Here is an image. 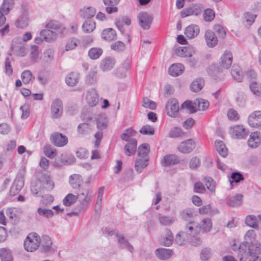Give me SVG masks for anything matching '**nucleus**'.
Instances as JSON below:
<instances>
[{"instance_id":"obj_1","label":"nucleus","mask_w":261,"mask_h":261,"mask_svg":"<svg viewBox=\"0 0 261 261\" xmlns=\"http://www.w3.org/2000/svg\"><path fill=\"white\" fill-rule=\"evenodd\" d=\"M256 233L253 229L248 230L244 236L245 241L240 244L238 257L240 261H246L247 250L250 248L261 247V244L256 240Z\"/></svg>"},{"instance_id":"obj_2","label":"nucleus","mask_w":261,"mask_h":261,"mask_svg":"<svg viewBox=\"0 0 261 261\" xmlns=\"http://www.w3.org/2000/svg\"><path fill=\"white\" fill-rule=\"evenodd\" d=\"M136 134V131L132 128H128L120 135L122 140L127 142L124 148V152L127 156H131L136 153L137 141L134 137Z\"/></svg>"},{"instance_id":"obj_3","label":"nucleus","mask_w":261,"mask_h":261,"mask_svg":"<svg viewBox=\"0 0 261 261\" xmlns=\"http://www.w3.org/2000/svg\"><path fill=\"white\" fill-rule=\"evenodd\" d=\"M78 196L80 203L72 212L73 214L76 215L85 211L88 206L92 199V191L89 188L85 191L82 190L80 192Z\"/></svg>"},{"instance_id":"obj_4","label":"nucleus","mask_w":261,"mask_h":261,"mask_svg":"<svg viewBox=\"0 0 261 261\" xmlns=\"http://www.w3.org/2000/svg\"><path fill=\"white\" fill-rule=\"evenodd\" d=\"M40 237L35 232L30 233L24 241V249L28 252H33L39 247Z\"/></svg>"},{"instance_id":"obj_5","label":"nucleus","mask_w":261,"mask_h":261,"mask_svg":"<svg viewBox=\"0 0 261 261\" xmlns=\"http://www.w3.org/2000/svg\"><path fill=\"white\" fill-rule=\"evenodd\" d=\"M166 111L168 116L175 118L177 116L179 107L178 102L175 98L169 99L166 105Z\"/></svg>"},{"instance_id":"obj_6","label":"nucleus","mask_w":261,"mask_h":261,"mask_svg":"<svg viewBox=\"0 0 261 261\" xmlns=\"http://www.w3.org/2000/svg\"><path fill=\"white\" fill-rule=\"evenodd\" d=\"M232 63V55L229 51L226 50L220 58L219 64L220 68H218L219 72H222L223 69H228Z\"/></svg>"},{"instance_id":"obj_7","label":"nucleus","mask_w":261,"mask_h":261,"mask_svg":"<svg viewBox=\"0 0 261 261\" xmlns=\"http://www.w3.org/2000/svg\"><path fill=\"white\" fill-rule=\"evenodd\" d=\"M229 133L233 138L241 139L247 136L248 132L243 125H238L230 127Z\"/></svg>"},{"instance_id":"obj_8","label":"nucleus","mask_w":261,"mask_h":261,"mask_svg":"<svg viewBox=\"0 0 261 261\" xmlns=\"http://www.w3.org/2000/svg\"><path fill=\"white\" fill-rule=\"evenodd\" d=\"M63 107L62 101L60 99H56L51 105V115L53 118H60L63 114Z\"/></svg>"},{"instance_id":"obj_9","label":"nucleus","mask_w":261,"mask_h":261,"mask_svg":"<svg viewBox=\"0 0 261 261\" xmlns=\"http://www.w3.org/2000/svg\"><path fill=\"white\" fill-rule=\"evenodd\" d=\"M138 19L140 25L144 30H148L152 23L153 17L151 15L146 13L141 12L138 14Z\"/></svg>"},{"instance_id":"obj_10","label":"nucleus","mask_w":261,"mask_h":261,"mask_svg":"<svg viewBox=\"0 0 261 261\" xmlns=\"http://www.w3.org/2000/svg\"><path fill=\"white\" fill-rule=\"evenodd\" d=\"M50 140L56 146L63 147L68 141L67 137L60 133H55L50 136Z\"/></svg>"},{"instance_id":"obj_11","label":"nucleus","mask_w":261,"mask_h":261,"mask_svg":"<svg viewBox=\"0 0 261 261\" xmlns=\"http://www.w3.org/2000/svg\"><path fill=\"white\" fill-rule=\"evenodd\" d=\"M248 122L251 127L261 128V111L251 113L248 117Z\"/></svg>"},{"instance_id":"obj_12","label":"nucleus","mask_w":261,"mask_h":261,"mask_svg":"<svg viewBox=\"0 0 261 261\" xmlns=\"http://www.w3.org/2000/svg\"><path fill=\"white\" fill-rule=\"evenodd\" d=\"M86 100L90 106L94 107L96 106L99 101V97L95 89H90L87 91Z\"/></svg>"},{"instance_id":"obj_13","label":"nucleus","mask_w":261,"mask_h":261,"mask_svg":"<svg viewBox=\"0 0 261 261\" xmlns=\"http://www.w3.org/2000/svg\"><path fill=\"white\" fill-rule=\"evenodd\" d=\"M195 147V142L190 139L180 143L178 147V149L182 153H188L191 152Z\"/></svg>"},{"instance_id":"obj_14","label":"nucleus","mask_w":261,"mask_h":261,"mask_svg":"<svg viewBox=\"0 0 261 261\" xmlns=\"http://www.w3.org/2000/svg\"><path fill=\"white\" fill-rule=\"evenodd\" d=\"M185 229L189 237H196L201 230V227H199V224L195 222H190L185 226Z\"/></svg>"},{"instance_id":"obj_15","label":"nucleus","mask_w":261,"mask_h":261,"mask_svg":"<svg viewBox=\"0 0 261 261\" xmlns=\"http://www.w3.org/2000/svg\"><path fill=\"white\" fill-rule=\"evenodd\" d=\"M53 244L51 238L47 235H43L40 238V249L42 252H46L50 250Z\"/></svg>"},{"instance_id":"obj_16","label":"nucleus","mask_w":261,"mask_h":261,"mask_svg":"<svg viewBox=\"0 0 261 261\" xmlns=\"http://www.w3.org/2000/svg\"><path fill=\"white\" fill-rule=\"evenodd\" d=\"M202 12V9L199 5H193L189 8L184 9L181 13V16L182 18L191 16H197Z\"/></svg>"},{"instance_id":"obj_17","label":"nucleus","mask_w":261,"mask_h":261,"mask_svg":"<svg viewBox=\"0 0 261 261\" xmlns=\"http://www.w3.org/2000/svg\"><path fill=\"white\" fill-rule=\"evenodd\" d=\"M199 31V28L197 25L192 24L185 29L184 34L187 38L193 39L198 36Z\"/></svg>"},{"instance_id":"obj_18","label":"nucleus","mask_w":261,"mask_h":261,"mask_svg":"<svg viewBox=\"0 0 261 261\" xmlns=\"http://www.w3.org/2000/svg\"><path fill=\"white\" fill-rule=\"evenodd\" d=\"M96 13L95 8L91 6H86L80 10V16L84 19H90L94 17Z\"/></svg>"},{"instance_id":"obj_19","label":"nucleus","mask_w":261,"mask_h":261,"mask_svg":"<svg viewBox=\"0 0 261 261\" xmlns=\"http://www.w3.org/2000/svg\"><path fill=\"white\" fill-rule=\"evenodd\" d=\"M195 53V49L192 46L180 47L176 50V54L181 57H191Z\"/></svg>"},{"instance_id":"obj_20","label":"nucleus","mask_w":261,"mask_h":261,"mask_svg":"<svg viewBox=\"0 0 261 261\" xmlns=\"http://www.w3.org/2000/svg\"><path fill=\"white\" fill-rule=\"evenodd\" d=\"M205 39L209 47H214L218 43V39L215 34L211 30H207L205 33Z\"/></svg>"},{"instance_id":"obj_21","label":"nucleus","mask_w":261,"mask_h":261,"mask_svg":"<svg viewBox=\"0 0 261 261\" xmlns=\"http://www.w3.org/2000/svg\"><path fill=\"white\" fill-rule=\"evenodd\" d=\"M247 260L248 261H261L259 254L261 253V247L256 246V248H250L247 250Z\"/></svg>"},{"instance_id":"obj_22","label":"nucleus","mask_w":261,"mask_h":261,"mask_svg":"<svg viewBox=\"0 0 261 261\" xmlns=\"http://www.w3.org/2000/svg\"><path fill=\"white\" fill-rule=\"evenodd\" d=\"M155 254L159 259L167 260L172 256L173 251L169 249L161 248L156 249L155 251Z\"/></svg>"},{"instance_id":"obj_23","label":"nucleus","mask_w":261,"mask_h":261,"mask_svg":"<svg viewBox=\"0 0 261 261\" xmlns=\"http://www.w3.org/2000/svg\"><path fill=\"white\" fill-rule=\"evenodd\" d=\"M179 163L178 158L175 154H168L165 155L161 161L164 166H169L177 164Z\"/></svg>"},{"instance_id":"obj_24","label":"nucleus","mask_w":261,"mask_h":261,"mask_svg":"<svg viewBox=\"0 0 261 261\" xmlns=\"http://www.w3.org/2000/svg\"><path fill=\"white\" fill-rule=\"evenodd\" d=\"M260 143V138L259 133L258 132H253L250 135L248 140V146L252 148L258 147Z\"/></svg>"},{"instance_id":"obj_25","label":"nucleus","mask_w":261,"mask_h":261,"mask_svg":"<svg viewBox=\"0 0 261 261\" xmlns=\"http://www.w3.org/2000/svg\"><path fill=\"white\" fill-rule=\"evenodd\" d=\"M185 70L184 65L180 63L172 64L169 68L168 72L170 75L175 77L181 74Z\"/></svg>"},{"instance_id":"obj_26","label":"nucleus","mask_w":261,"mask_h":261,"mask_svg":"<svg viewBox=\"0 0 261 261\" xmlns=\"http://www.w3.org/2000/svg\"><path fill=\"white\" fill-rule=\"evenodd\" d=\"M115 63L114 58L108 57L102 60L100 67L103 71L110 70L114 67Z\"/></svg>"},{"instance_id":"obj_27","label":"nucleus","mask_w":261,"mask_h":261,"mask_svg":"<svg viewBox=\"0 0 261 261\" xmlns=\"http://www.w3.org/2000/svg\"><path fill=\"white\" fill-rule=\"evenodd\" d=\"M41 182L43 187L47 191L52 190L55 187L54 182L49 175L44 174L42 176Z\"/></svg>"},{"instance_id":"obj_28","label":"nucleus","mask_w":261,"mask_h":261,"mask_svg":"<svg viewBox=\"0 0 261 261\" xmlns=\"http://www.w3.org/2000/svg\"><path fill=\"white\" fill-rule=\"evenodd\" d=\"M173 241V236L172 232L168 229H165V236L161 238V244L164 246L169 247L171 246Z\"/></svg>"},{"instance_id":"obj_29","label":"nucleus","mask_w":261,"mask_h":261,"mask_svg":"<svg viewBox=\"0 0 261 261\" xmlns=\"http://www.w3.org/2000/svg\"><path fill=\"white\" fill-rule=\"evenodd\" d=\"M148 161L149 159L137 158L135 164V169L136 172L141 173L143 169L147 166Z\"/></svg>"},{"instance_id":"obj_30","label":"nucleus","mask_w":261,"mask_h":261,"mask_svg":"<svg viewBox=\"0 0 261 261\" xmlns=\"http://www.w3.org/2000/svg\"><path fill=\"white\" fill-rule=\"evenodd\" d=\"M69 181L73 188L77 189L83 183V178L80 174H74L70 176Z\"/></svg>"},{"instance_id":"obj_31","label":"nucleus","mask_w":261,"mask_h":261,"mask_svg":"<svg viewBox=\"0 0 261 261\" xmlns=\"http://www.w3.org/2000/svg\"><path fill=\"white\" fill-rule=\"evenodd\" d=\"M150 151V147L149 144L144 143L141 144L138 147V155L139 158L144 159H149L148 153Z\"/></svg>"},{"instance_id":"obj_32","label":"nucleus","mask_w":261,"mask_h":261,"mask_svg":"<svg viewBox=\"0 0 261 261\" xmlns=\"http://www.w3.org/2000/svg\"><path fill=\"white\" fill-rule=\"evenodd\" d=\"M40 36L46 42H50L54 40L57 38V34L52 30L48 29L43 30L40 32Z\"/></svg>"},{"instance_id":"obj_33","label":"nucleus","mask_w":261,"mask_h":261,"mask_svg":"<svg viewBox=\"0 0 261 261\" xmlns=\"http://www.w3.org/2000/svg\"><path fill=\"white\" fill-rule=\"evenodd\" d=\"M101 38L106 41H112L116 38V33L112 28L105 29L101 33Z\"/></svg>"},{"instance_id":"obj_34","label":"nucleus","mask_w":261,"mask_h":261,"mask_svg":"<svg viewBox=\"0 0 261 261\" xmlns=\"http://www.w3.org/2000/svg\"><path fill=\"white\" fill-rule=\"evenodd\" d=\"M117 241L120 244V247L126 248L130 252H133L134 250L133 247L128 243V241L122 236L120 234H116Z\"/></svg>"},{"instance_id":"obj_35","label":"nucleus","mask_w":261,"mask_h":261,"mask_svg":"<svg viewBox=\"0 0 261 261\" xmlns=\"http://www.w3.org/2000/svg\"><path fill=\"white\" fill-rule=\"evenodd\" d=\"M96 28V23L94 21L90 19L86 20L83 24L82 28L85 33H90L92 32Z\"/></svg>"},{"instance_id":"obj_36","label":"nucleus","mask_w":261,"mask_h":261,"mask_svg":"<svg viewBox=\"0 0 261 261\" xmlns=\"http://www.w3.org/2000/svg\"><path fill=\"white\" fill-rule=\"evenodd\" d=\"M199 227H201V230L203 233H206L211 230L213 227V224L211 220L208 218L202 220L201 223L199 224Z\"/></svg>"},{"instance_id":"obj_37","label":"nucleus","mask_w":261,"mask_h":261,"mask_svg":"<svg viewBox=\"0 0 261 261\" xmlns=\"http://www.w3.org/2000/svg\"><path fill=\"white\" fill-rule=\"evenodd\" d=\"M23 186V182L21 179H16L12 185L10 193L12 195H14L18 193L22 187Z\"/></svg>"},{"instance_id":"obj_38","label":"nucleus","mask_w":261,"mask_h":261,"mask_svg":"<svg viewBox=\"0 0 261 261\" xmlns=\"http://www.w3.org/2000/svg\"><path fill=\"white\" fill-rule=\"evenodd\" d=\"M215 147L219 154L223 158L227 155V149L223 141L216 140L215 142Z\"/></svg>"},{"instance_id":"obj_39","label":"nucleus","mask_w":261,"mask_h":261,"mask_svg":"<svg viewBox=\"0 0 261 261\" xmlns=\"http://www.w3.org/2000/svg\"><path fill=\"white\" fill-rule=\"evenodd\" d=\"M190 239L189 236L185 231H181L175 237V241L179 245H184Z\"/></svg>"},{"instance_id":"obj_40","label":"nucleus","mask_w":261,"mask_h":261,"mask_svg":"<svg viewBox=\"0 0 261 261\" xmlns=\"http://www.w3.org/2000/svg\"><path fill=\"white\" fill-rule=\"evenodd\" d=\"M78 80V74L75 72H71L66 76L65 82L68 86L72 87L76 85Z\"/></svg>"},{"instance_id":"obj_41","label":"nucleus","mask_w":261,"mask_h":261,"mask_svg":"<svg viewBox=\"0 0 261 261\" xmlns=\"http://www.w3.org/2000/svg\"><path fill=\"white\" fill-rule=\"evenodd\" d=\"M181 217L186 221H189L196 216V212L193 208H187L181 212Z\"/></svg>"},{"instance_id":"obj_42","label":"nucleus","mask_w":261,"mask_h":261,"mask_svg":"<svg viewBox=\"0 0 261 261\" xmlns=\"http://www.w3.org/2000/svg\"><path fill=\"white\" fill-rule=\"evenodd\" d=\"M231 74L233 78L237 82H242L244 75L239 66H233Z\"/></svg>"},{"instance_id":"obj_43","label":"nucleus","mask_w":261,"mask_h":261,"mask_svg":"<svg viewBox=\"0 0 261 261\" xmlns=\"http://www.w3.org/2000/svg\"><path fill=\"white\" fill-rule=\"evenodd\" d=\"M243 196L238 194L230 198L228 200L227 203L232 207H237L241 205L242 203Z\"/></svg>"},{"instance_id":"obj_44","label":"nucleus","mask_w":261,"mask_h":261,"mask_svg":"<svg viewBox=\"0 0 261 261\" xmlns=\"http://www.w3.org/2000/svg\"><path fill=\"white\" fill-rule=\"evenodd\" d=\"M13 0H4L2 6L0 7V11L5 14H8L9 11L13 9Z\"/></svg>"},{"instance_id":"obj_45","label":"nucleus","mask_w":261,"mask_h":261,"mask_svg":"<svg viewBox=\"0 0 261 261\" xmlns=\"http://www.w3.org/2000/svg\"><path fill=\"white\" fill-rule=\"evenodd\" d=\"M197 111H205L209 107L210 103L207 100L203 99H196L194 100Z\"/></svg>"},{"instance_id":"obj_46","label":"nucleus","mask_w":261,"mask_h":261,"mask_svg":"<svg viewBox=\"0 0 261 261\" xmlns=\"http://www.w3.org/2000/svg\"><path fill=\"white\" fill-rule=\"evenodd\" d=\"M158 219L162 225L168 226L174 222V218L163 216L160 214L158 215Z\"/></svg>"},{"instance_id":"obj_47","label":"nucleus","mask_w":261,"mask_h":261,"mask_svg":"<svg viewBox=\"0 0 261 261\" xmlns=\"http://www.w3.org/2000/svg\"><path fill=\"white\" fill-rule=\"evenodd\" d=\"M103 50L99 47H93L89 49L88 55L90 59L96 60L98 59L102 55Z\"/></svg>"},{"instance_id":"obj_48","label":"nucleus","mask_w":261,"mask_h":261,"mask_svg":"<svg viewBox=\"0 0 261 261\" xmlns=\"http://www.w3.org/2000/svg\"><path fill=\"white\" fill-rule=\"evenodd\" d=\"M204 85V82L201 79H197L191 84L190 88L192 91L196 92L200 90Z\"/></svg>"},{"instance_id":"obj_49","label":"nucleus","mask_w":261,"mask_h":261,"mask_svg":"<svg viewBox=\"0 0 261 261\" xmlns=\"http://www.w3.org/2000/svg\"><path fill=\"white\" fill-rule=\"evenodd\" d=\"M246 224L255 229L258 228V224L257 223L256 217L254 215H248L245 218Z\"/></svg>"},{"instance_id":"obj_50","label":"nucleus","mask_w":261,"mask_h":261,"mask_svg":"<svg viewBox=\"0 0 261 261\" xmlns=\"http://www.w3.org/2000/svg\"><path fill=\"white\" fill-rule=\"evenodd\" d=\"M77 197L71 193L67 194L63 200V203L66 206H70L75 202Z\"/></svg>"},{"instance_id":"obj_51","label":"nucleus","mask_w":261,"mask_h":261,"mask_svg":"<svg viewBox=\"0 0 261 261\" xmlns=\"http://www.w3.org/2000/svg\"><path fill=\"white\" fill-rule=\"evenodd\" d=\"M6 215L11 220L16 221L19 217V211L15 207H9L6 210Z\"/></svg>"},{"instance_id":"obj_52","label":"nucleus","mask_w":261,"mask_h":261,"mask_svg":"<svg viewBox=\"0 0 261 261\" xmlns=\"http://www.w3.org/2000/svg\"><path fill=\"white\" fill-rule=\"evenodd\" d=\"M80 41L75 38H72L69 39L66 44L65 48L66 51L74 49L77 46Z\"/></svg>"},{"instance_id":"obj_53","label":"nucleus","mask_w":261,"mask_h":261,"mask_svg":"<svg viewBox=\"0 0 261 261\" xmlns=\"http://www.w3.org/2000/svg\"><path fill=\"white\" fill-rule=\"evenodd\" d=\"M181 109H186L190 113H193L197 111L196 106L194 104V101L192 103L190 101H185L181 105Z\"/></svg>"},{"instance_id":"obj_54","label":"nucleus","mask_w":261,"mask_h":261,"mask_svg":"<svg viewBox=\"0 0 261 261\" xmlns=\"http://www.w3.org/2000/svg\"><path fill=\"white\" fill-rule=\"evenodd\" d=\"M91 130L90 125L86 123H81L79 125L77 131L79 134L85 135L89 133Z\"/></svg>"},{"instance_id":"obj_55","label":"nucleus","mask_w":261,"mask_h":261,"mask_svg":"<svg viewBox=\"0 0 261 261\" xmlns=\"http://www.w3.org/2000/svg\"><path fill=\"white\" fill-rule=\"evenodd\" d=\"M39 54L38 47L35 45L31 46L30 53V58L32 61L36 62Z\"/></svg>"},{"instance_id":"obj_56","label":"nucleus","mask_w":261,"mask_h":261,"mask_svg":"<svg viewBox=\"0 0 261 261\" xmlns=\"http://www.w3.org/2000/svg\"><path fill=\"white\" fill-rule=\"evenodd\" d=\"M140 133L145 135H153L154 134V129L152 126L145 125L141 127Z\"/></svg>"},{"instance_id":"obj_57","label":"nucleus","mask_w":261,"mask_h":261,"mask_svg":"<svg viewBox=\"0 0 261 261\" xmlns=\"http://www.w3.org/2000/svg\"><path fill=\"white\" fill-rule=\"evenodd\" d=\"M227 116L229 120L233 121H238L240 118L238 112L233 109H229L228 110Z\"/></svg>"},{"instance_id":"obj_58","label":"nucleus","mask_w":261,"mask_h":261,"mask_svg":"<svg viewBox=\"0 0 261 261\" xmlns=\"http://www.w3.org/2000/svg\"><path fill=\"white\" fill-rule=\"evenodd\" d=\"M29 19L27 16H23L20 17L16 22V25L17 28H24L28 26Z\"/></svg>"},{"instance_id":"obj_59","label":"nucleus","mask_w":261,"mask_h":261,"mask_svg":"<svg viewBox=\"0 0 261 261\" xmlns=\"http://www.w3.org/2000/svg\"><path fill=\"white\" fill-rule=\"evenodd\" d=\"M204 180L207 189L212 192H215L216 185L213 178L210 177H206L204 178Z\"/></svg>"},{"instance_id":"obj_60","label":"nucleus","mask_w":261,"mask_h":261,"mask_svg":"<svg viewBox=\"0 0 261 261\" xmlns=\"http://www.w3.org/2000/svg\"><path fill=\"white\" fill-rule=\"evenodd\" d=\"M38 213L40 216L47 218H51L54 216V212L52 210L45 208H38Z\"/></svg>"},{"instance_id":"obj_61","label":"nucleus","mask_w":261,"mask_h":261,"mask_svg":"<svg viewBox=\"0 0 261 261\" xmlns=\"http://www.w3.org/2000/svg\"><path fill=\"white\" fill-rule=\"evenodd\" d=\"M250 89L254 94L257 96H261V87L257 83H251L250 84Z\"/></svg>"},{"instance_id":"obj_62","label":"nucleus","mask_w":261,"mask_h":261,"mask_svg":"<svg viewBox=\"0 0 261 261\" xmlns=\"http://www.w3.org/2000/svg\"><path fill=\"white\" fill-rule=\"evenodd\" d=\"M44 153L50 159L54 158L56 155V150L54 149L50 145H46L44 146Z\"/></svg>"},{"instance_id":"obj_63","label":"nucleus","mask_w":261,"mask_h":261,"mask_svg":"<svg viewBox=\"0 0 261 261\" xmlns=\"http://www.w3.org/2000/svg\"><path fill=\"white\" fill-rule=\"evenodd\" d=\"M32 73L29 70H25L22 72L21 77L24 84H28L32 78Z\"/></svg>"},{"instance_id":"obj_64","label":"nucleus","mask_w":261,"mask_h":261,"mask_svg":"<svg viewBox=\"0 0 261 261\" xmlns=\"http://www.w3.org/2000/svg\"><path fill=\"white\" fill-rule=\"evenodd\" d=\"M0 257L2 261H12L13 259L11 253L7 250H4L1 251Z\"/></svg>"}]
</instances>
